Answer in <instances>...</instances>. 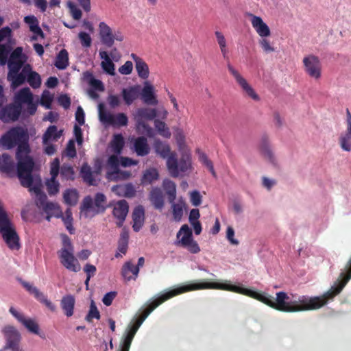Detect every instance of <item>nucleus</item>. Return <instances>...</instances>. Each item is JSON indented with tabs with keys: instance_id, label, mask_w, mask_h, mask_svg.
Instances as JSON below:
<instances>
[{
	"instance_id": "1",
	"label": "nucleus",
	"mask_w": 351,
	"mask_h": 351,
	"mask_svg": "<svg viewBox=\"0 0 351 351\" xmlns=\"http://www.w3.org/2000/svg\"><path fill=\"white\" fill-rule=\"evenodd\" d=\"M29 139L27 130L21 126L11 128L0 138V146L3 149H11L17 146L16 152L17 176L25 186L30 184L34 167V161L29 156L31 149Z\"/></svg>"
},
{
	"instance_id": "2",
	"label": "nucleus",
	"mask_w": 351,
	"mask_h": 351,
	"mask_svg": "<svg viewBox=\"0 0 351 351\" xmlns=\"http://www.w3.org/2000/svg\"><path fill=\"white\" fill-rule=\"evenodd\" d=\"M37 106L30 89L28 87L23 88L15 94L14 103L0 108V119L8 123L17 121L21 113L24 116L34 115Z\"/></svg>"
},
{
	"instance_id": "3",
	"label": "nucleus",
	"mask_w": 351,
	"mask_h": 351,
	"mask_svg": "<svg viewBox=\"0 0 351 351\" xmlns=\"http://www.w3.org/2000/svg\"><path fill=\"white\" fill-rule=\"evenodd\" d=\"M0 234L10 249L14 250L20 248L19 237L16 231L15 226L8 217L7 212L1 203Z\"/></svg>"
},
{
	"instance_id": "4",
	"label": "nucleus",
	"mask_w": 351,
	"mask_h": 351,
	"mask_svg": "<svg viewBox=\"0 0 351 351\" xmlns=\"http://www.w3.org/2000/svg\"><path fill=\"white\" fill-rule=\"evenodd\" d=\"M62 248L58 251L60 263L69 271L77 273L80 271L81 266L74 256V247L71 239L65 234H62Z\"/></svg>"
},
{
	"instance_id": "5",
	"label": "nucleus",
	"mask_w": 351,
	"mask_h": 351,
	"mask_svg": "<svg viewBox=\"0 0 351 351\" xmlns=\"http://www.w3.org/2000/svg\"><path fill=\"white\" fill-rule=\"evenodd\" d=\"M191 166V161L189 155H183L178 161L176 154H171L167 160L168 171L173 178L178 177L180 173H185Z\"/></svg>"
},
{
	"instance_id": "6",
	"label": "nucleus",
	"mask_w": 351,
	"mask_h": 351,
	"mask_svg": "<svg viewBox=\"0 0 351 351\" xmlns=\"http://www.w3.org/2000/svg\"><path fill=\"white\" fill-rule=\"evenodd\" d=\"M99 117L102 123L114 127L126 126L128 123V118L125 113L114 115L105 110L103 104H99Z\"/></svg>"
},
{
	"instance_id": "7",
	"label": "nucleus",
	"mask_w": 351,
	"mask_h": 351,
	"mask_svg": "<svg viewBox=\"0 0 351 351\" xmlns=\"http://www.w3.org/2000/svg\"><path fill=\"white\" fill-rule=\"evenodd\" d=\"M227 68L230 73L233 76L236 82L240 86L245 95L254 101H259L260 97L258 95L247 83V80L229 62L227 64Z\"/></svg>"
},
{
	"instance_id": "8",
	"label": "nucleus",
	"mask_w": 351,
	"mask_h": 351,
	"mask_svg": "<svg viewBox=\"0 0 351 351\" xmlns=\"http://www.w3.org/2000/svg\"><path fill=\"white\" fill-rule=\"evenodd\" d=\"M60 172V160L58 158L53 159L50 165L51 178L46 182L47 191L49 195H55L59 192L60 184L56 180Z\"/></svg>"
},
{
	"instance_id": "9",
	"label": "nucleus",
	"mask_w": 351,
	"mask_h": 351,
	"mask_svg": "<svg viewBox=\"0 0 351 351\" xmlns=\"http://www.w3.org/2000/svg\"><path fill=\"white\" fill-rule=\"evenodd\" d=\"M26 57L23 53V48L17 47L10 54L9 58L7 61L9 71L15 73L20 71L25 65Z\"/></svg>"
},
{
	"instance_id": "10",
	"label": "nucleus",
	"mask_w": 351,
	"mask_h": 351,
	"mask_svg": "<svg viewBox=\"0 0 351 351\" xmlns=\"http://www.w3.org/2000/svg\"><path fill=\"white\" fill-rule=\"evenodd\" d=\"M3 332L7 341L5 346V349H10L12 351H22L19 346L21 335L14 326H5L3 329Z\"/></svg>"
},
{
	"instance_id": "11",
	"label": "nucleus",
	"mask_w": 351,
	"mask_h": 351,
	"mask_svg": "<svg viewBox=\"0 0 351 351\" xmlns=\"http://www.w3.org/2000/svg\"><path fill=\"white\" fill-rule=\"evenodd\" d=\"M305 71L306 73L315 79H319L321 77V63L318 57L310 55L303 59Z\"/></svg>"
},
{
	"instance_id": "12",
	"label": "nucleus",
	"mask_w": 351,
	"mask_h": 351,
	"mask_svg": "<svg viewBox=\"0 0 351 351\" xmlns=\"http://www.w3.org/2000/svg\"><path fill=\"white\" fill-rule=\"evenodd\" d=\"M157 116V111L154 108H139L136 110L134 114V120L138 128H145L147 125L145 121H150L155 119Z\"/></svg>"
},
{
	"instance_id": "13",
	"label": "nucleus",
	"mask_w": 351,
	"mask_h": 351,
	"mask_svg": "<svg viewBox=\"0 0 351 351\" xmlns=\"http://www.w3.org/2000/svg\"><path fill=\"white\" fill-rule=\"evenodd\" d=\"M21 284L29 293L33 294L38 301L45 305V306L51 312H55L56 311V306L48 300L47 297L43 292L40 291L36 287H34L30 283L25 281H23Z\"/></svg>"
},
{
	"instance_id": "14",
	"label": "nucleus",
	"mask_w": 351,
	"mask_h": 351,
	"mask_svg": "<svg viewBox=\"0 0 351 351\" xmlns=\"http://www.w3.org/2000/svg\"><path fill=\"white\" fill-rule=\"evenodd\" d=\"M346 130L340 134L338 141L340 147L349 152H351V113L348 108L346 109Z\"/></svg>"
},
{
	"instance_id": "15",
	"label": "nucleus",
	"mask_w": 351,
	"mask_h": 351,
	"mask_svg": "<svg viewBox=\"0 0 351 351\" xmlns=\"http://www.w3.org/2000/svg\"><path fill=\"white\" fill-rule=\"evenodd\" d=\"M10 313L20 322L29 332L43 337L39 331V326L32 319H26L23 315L18 312L14 307L11 306L9 309Z\"/></svg>"
},
{
	"instance_id": "16",
	"label": "nucleus",
	"mask_w": 351,
	"mask_h": 351,
	"mask_svg": "<svg viewBox=\"0 0 351 351\" xmlns=\"http://www.w3.org/2000/svg\"><path fill=\"white\" fill-rule=\"evenodd\" d=\"M112 214L117 219V225L121 227L129 210V205L126 200L121 199L115 202L113 205Z\"/></svg>"
},
{
	"instance_id": "17",
	"label": "nucleus",
	"mask_w": 351,
	"mask_h": 351,
	"mask_svg": "<svg viewBox=\"0 0 351 351\" xmlns=\"http://www.w3.org/2000/svg\"><path fill=\"white\" fill-rule=\"evenodd\" d=\"M29 69V64H26L21 71H17L15 73L8 71V79L11 82V85L13 88H16L22 85L27 81V75Z\"/></svg>"
},
{
	"instance_id": "18",
	"label": "nucleus",
	"mask_w": 351,
	"mask_h": 351,
	"mask_svg": "<svg viewBox=\"0 0 351 351\" xmlns=\"http://www.w3.org/2000/svg\"><path fill=\"white\" fill-rule=\"evenodd\" d=\"M15 163L11 156L7 153L0 155V172L13 177L15 175Z\"/></svg>"
},
{
	"instance_id": "19",
	"label": "nucleus",
	"mask_w": 351,
	"mask_h": 351,
	"mask_svg": "<svg viewBox=\"0 0 351 351\" xmlns=\"http://www.w3.org/2000/svg\"><path fill=\"white\" fill-rule=\"evenodd\" d=\"M141 99L147 105H157L158 101L154 93V87L148 82L144 83V86L141 89Z\"/></svg>"
},
{
	"instance_id": "20",
	"label": "nucleus",
	"mask_w": 351,
	"mask_h": 351,
	"mask_svg": "<svg viewBox=\"0 0 351 351\" xmlns=\"http://www.w3.org/2000/svg\"><path fill=\"white\" fill-rule=\"evenodd\" d=\"M247 15L251 18L252 27L261 37H267L270 35L271 32L268 25L263 22L260 16L251 13H247Z\"/></svg>"
},
{
	"instance_id": "21",
	"label": "nucleus",
	"mask_w": 351,
	"mask_h": 351,
	"mask_svg": "<svg viewBox=\"0 0 351 351\" xmlns=\"http://www.w3.org/2000/svg\"><path fill=\"white\" fill-rule=\"evenodd\" d=\"M141 93V86L134 85L126 88H123L121 95L125 104L130 106L136 99H137Z\"/></svg>"
},
{
	"instance_id": "22",
	"label": "nucleus",
	"mask_w": 351,
	"mask_h": 351,
	"mask_svg": "<svg viewBox=\"0 0 351 351\" xmlns=\"http://www.w3.org/2000/svg\"><path fill=\"white\" fill-rule=\"evenodd\" d=\"M99 29L102 44L108 47H111L114 44L112 29L106 23L101 22L99 25Z\"/></svg>"
},
{
	"instance_id": "23",
	"label": "nucleus",
	"mask_w": 351,
	"mask_h": 351,
	"mask_svg": "<svg viewBox=\"0 0 351 351\" xmlns=\"http://www.w3.org/2000/svg\"><path fill=\"white\" fill-rule=\"evenodd\" d=\"M130 56L135 63V69L138 77L143 80H147L149 75L148 64L135 53H131Z\"/></svg>"
},
{
	"instance_id": "24",
	"label": "nucleus",
	"mask_w": 351,
	"mask_h": 351,
	"mask_svg": "<svg viewBox=\"0 0 351 351\" xmlns=\"http://www.w3.org/2000/svg\"><path fill=\"white\" fill-rule=\"evenodd\" d=\"M133 146L134 152L138 156H147L150 152L147 139L145 136H139L135 138Z\"/></svg>"
},
{
	"instance_id": "25",
	"label": "nucleus",
	"mask_w": 351,
	"mask_h": 351,
	"mask_svg": "<svg viewBox=\"0 0 351 351\" xmlns=\"http://www.w3.org/2000/svg\"><path fill=\"white\" fill-rule=\"evenodd\" d=\"M75 304V297L71 294L63 296L60 300L61 308L64 315L68 317L73 315Z\"/></svg>"
},
{
	"instance_id": "26",
	"label": "nucleus",
	"mask_w": 351,
	"mask_h": 351,
	"mask_svg": "<svg viewBox=\"0 0 351 351\" xmlns=\"http://www.w3.org/2000/svg\"><path fill=\"white\" fill-rule=\"evenodd\" d=\"M111 191L119 197H132L136 193L132 184L114 185L112 187Z\"/></svg>"
},
{
	"instance_id": "27",
	"label": "nucleus",
	"mask_w": 351,
	"mask_h": 351,
	"mask_svg": "<svg viewBox=\"0 0 351 351\" xmlns=\"http://www.w3.org/2000/svg\"><path fill=\"white\" fill-rule=\"evenodd\" d=\"M145 219V210L142 206H136L132 213L133 230L138 232L142 228Z\"/></svg>"
},
{
	"instance_id": "28",
	"label": "nucleus",
	"mask_w": 351,
	"mask_h": 351,
	"mask_svg": "<svg viewBox=\"0 0 351 351\" xmlns=\"http://www.w3.org/2000/svg\"><path fill=\"white\" fill-rule=\"evenodd\" d=\"M138 274V267H134L130 261L126 262L122 267L121 276L125 281L136 280Z\"/></svg>"
},
{
	"instance_id": "29",
	"label": "nucleus",
	"mask_w": 351,
	"mask_h": 351,
	"mask_svg": "<svg viewBox=\"0 0 351 351\" xmlns=\"http://www.w3.org/2000/svg\"><path fill=\"white\" fill-rule=\"evenodd\" d=\"M99 57L104 60L101 63V66L104 71L110 75L114 76L115 75V66L108 53L104 51H100Z\"/></svg>"
},
{
	"instance_id": "30",
	"label": "nucleus",
	"mask_w": 351,
	"mask_h": 351,
	"mask_svg": "<svg viewBox=\"0 0 351 351\" xmlns=\"http://www.w3.org/2000/svg\"><path fill=\"white\" fill-rule=\"evenodd\" d=\"M62 131L58 130L56 125H50L43 136V143L47 145L51 141H57L62 136Z\"/></svg>"
},
{
	"instance_id": "31",
	"label": "nucleus",
	"mask_w": 351,
	"mask_h": 351,
	"mask_svg": "<svg viewBox=\"0 0 351 351\" xmlns=\"http://www.w3.org/2000/svg\"><path fill=\"white\" fill-rule=\"evenodd\" d=\"M149 199L156 209L162 210L164 207V196L159 188H154L149 194Z\"/></svg>"
},
{
	"instance_id": "32",
	"label": "nucleus",
	"mask_w": 351,
	"mask_h": 351,
	"mask_svg": "<svg viewBox=\"0 0 351 351\" xmlns=\"http://www.w3.org/2000/svg\"><path fill=\"white\" fill-rule=\"evenodd\" d=\"M182 234V238L175 243L176 245H179V244H185L187 241L193 239L192 230L186 224L182 226L180 230L177 233V239H178Z\"/></svg>"
},
{
	"instance_id": "33",
	"label": "nucleus",
	"mask_w": 351,
	"mask_h": 351,
	"mask_svg": "<svg viewBox=\"0 0 351 351\" xmlns=\"http://www.w3.org/2000/svg\"><path fill=\"white\" fill-rule=\"evenodd\" d=\"M27 82L34 89L39 88L41 85L40 75L37 72L32 71V66L29 64L27 75Z\"/></svg>"
},
{
	"instance_id": "34",
	"label": "nucleus",
	"mask_w": 351,
	"mask_h": 351,
	"mask_svg": "<svg viewBox=\"0 0 351 351\" xmlns=\"http://www.w3.org/2000/svg\"><path fill=\"white\" fill-rule=\"evenodd\" d=\"M162 186L168 196L169 203H173L176 198V185L170 180H165Z\"/></svg>"
},
{
	"instance_id": "35",
	"label": "nucleus",
	"mask_w": 351,
	"mask_h": 351,
	"mask_svg": "<svg viewBox=\"0 0 351 351\" xmlns=\"http://www.w3.org/2000/svg\"><path fill=\"white\" fill-rule=\"evenodd\" d=\"M69 65V53L64 49L60 50L58 53L56 62L55 66L60 70L65 69Z\"/></svg>"
},
{
	"instance_id": "36",
	"label": "nucleus",
	"mask_w": 351,
	"mask_h": 351,
	"mask_svg": "<svg viewBox=\"0 0 351 351\" xmlns=\"http://www.w3.org/2000/svg\"><path fill=\"white\" fill-rule=\"evenodd\" d=\"M215 35L217 44L219 45L221 53L223 58L228 59L229 51H228V49L227 47V42H226V39L225 36L219 31H216L215 32Z\"/></svg>"
},
{
	"instance_id": "37",
	"label": "nucleus",
	"mask_w": 351,
	"mask_h": 351,
	"mask_svg": "<svg viewBox=\"0 0 351 351\" xmlns=\"http://www.w3.org/2000/svg\"><path fill=\"white\" fill-rule=\"evenodd\" d=\"M24 21L28 24L30 31L40 36H43V32L39 27L38 21L34 15L27 16L24 18Z\"/></svg>"
},
{
	"instance_id": "38",
	"label": "nucleus",
	"mask_w": 351,
	"mask_h": 351,
	"mask_svg": "<svg viewBox=\"0 0 351 351\" xmlns=\"http://www.w3.org/2000/svg\"><path fill=\"white\" fill-rule=\"evenodd\" d=\"M78 193L76 189H66L63 193L64 202L69 206H75L78 201Z\"/></svg>"
},
{
	"instance_id": "39",
	"label": "nucleus",
	"mask_w": 351,
	"mask_h": 351,
	"mask_svg": "<svg viewBox=\"0 0 351 351\" xmlns=\"http://www.w3.org/2000/svg\"><path fill=\"white\" fill-rule=\"evenodd\" d=\"M124 146V139L121 134H115L110 142V147L113 152L117 154H121Z\"/></svg>"
},
{
	"instance_id": "40",
	"label": "nucleus",
	"mask_w": 351,
	"mask_h": 351,
	"mask_svg": "<svg viewBox=\"0 0 351 351\" xmlns=\"http://www.w3.org/2000/svg\"><path fill=\"white\" fill-rule=\"evenodd\" d=\"M261 151L263 155L270 162H274V156L269 147V139L267 136H263L261 139Z\"/></svg>"
},
{
	"instance_id": "41",
	"label": "nucleus",
	"mask_w": 351,
	"mask_h": 351,
	"mask_svg": "<svg viewBox=\"0 0 351 351\" xmlns=\"http://www.w3.org/2000/svg\"><path fill=\"white\" fill-rule=\"evenodd\" d=\"M130 176L131 173L130 171H121L119 169H117L116 171H112V172H107V178L111 180H124L129 178Z\"/></svg>"
},
{
	"instance_id": "42",
	"label": "nucleus",
	"mask_w": 351,
	"mask_h": 351,
	"mask_svg": "<svg viewBox=\"0 0 351 351\" xmlns=\"http://www.w3.org/2000/svg\"><path fill=\"white\" fill-rule=\"evenodd\" d=\"M60 176L62 180H73L75 178V172L73 167L68 164H63L60 167Z\"/></svg>"
},
{
	"instance_id": "43",
	"label": "nucleus",
	"mask_w": 351,
	"mask_h": 351,
	"mask_svg": "<svg viewBox=\"0 0 351 351\" xmlns=\"http://www.w3.org/2000/svg\"><path fill=\"white\" fill-rule=\"evenodd\" d=\"M82 178L85 182L90 186L97 185V182L94 178L93 172L88 166H83L81 169Z\"/></svg>"
},
{
	"instance_id": "44",
	"label": "nucleus",
	"mask_w": 351,
	"mask_h": 351,
	"mask_svg": "<svg viewBox=\"0 0 351 351\" xmlns=\"http://www.w3.org/2000/svg\"><path fill=\"white\" fill-rule=\"evenodd\" d=\"M60 218H62L64 226L69 233L71 234H74L75 229L73 226V217L71 208H67L65 210L64 215L62 213V217H60Z\"/></svg>"
},
{
	"instance_id": "45",
	"label": "nucleus",
	"mask_w": 351,
	"mask_h": 351,
	"mask_svg": "<svg viewBox=\"0 0 351 351\" xmlns=\"http://www.w3.org/2000/svg\"><path fill=\"white\" fill-rule=\"evenodd\" d=\"M155 149L157 154H158L162 158H168L171 154H176L175 152H171L170 147L165 143L162 142H157L155 145Z\"/></svg>"
},
{
	"instance_id": "46",
	"label": "nucleus",
	"mask_w": 351,
	"mask_h": 351,
	"mask_svg": "<svg viewBox=\"0 0 351 351\" xmlns=\"http://www.w3.org/2000/svg\"><path fill=\"white\" fill-rule=\"evenodd\" d=\"M171 204L172 214L176 221H180L183 216V208L184 203L180 201L178 203L173 202Z\"/></svg>"
},
{
	"instance_id": "47",
	"label": "nucleus",
	"mask_w": 351,
	"mask_h": 351,
	"mask_svg": "<svg viewBox=\"0 0 351 351\" xmlns=\"http://www.w3.org/2000/svg\"><path fill=\"white\" fill-rule=\"evenodd\" d=\"M158 178V173L156 169H149L145 171L142 178L143 184H151Z\"/></svg>"
},
{
	"instance_id": "48",
	"label": "nucleus",
	"mask_w": 351,
	"mask_h": 351,
	"mask_svg": "<svg viewBox=\"0 0 351 351\" xmlns=\"http://www.w3.org/2000/svg\"><path fill=\"white\" fill-rule=\"evenodd\" d=\"M154 126L161 136L165 138L171 136V132L164 121L156 119L154 121Z\"/></svg>"
},
{
	"instance_id": "49",
	"label": "nucleus",
	"mask_w": 351,
	"mask_h": 351,
	"mask_svg": "<svg viewBox=\"0 0 351 351\" xmlns=\"http://www.w3.org/2000/svg\"><path fill=\"white\" fill-rule=\"evenodd\" d=\"M12 50L9 45H0V64L5 65L8 60V56Z\"/></svg>"
},
{
	"instance_id": "50",
	"label": "nucleus",
	"mask_w": 351,
	"mask_h": 351,
	"mask_svg": "<svg viewBox=\"0 0 351 351\" xmlns=\"http://www.w3.org/2000/svg\"><path fill=\"white\" fill-rule=\"evenodd\" d=\"M180 246L186 248L191 254H197L200 252V247L193 238L186 242L185 244H179Z\"/></svg>"
},
{
	"instance_id": "51",
	"label": "nucleus",
	"mask_w": 351,
	"mask_h": 351,
	"mask_svg": "<svg viewBox=\"0 0 351 351\" xmlns=\"http://www.w3.org/2000/svg\"><path fill=\"white\" fill-rule=\"evenodd\" d=\"M42 209L45 213H56L58 216L62 217L60 207L56 203L48 202Z\"/></svg>"
},
{
	"instance_id": "52",
	"label": "nucleus",
	"mask_w": 351,
	"mask_h": 351,
	"mask_svg": "<svg viewBox=\"0 0 351 351\" xmlns=\"http://www.w3.org/2000/svg\"><path fill=\"white\" fill-rule=\"evenodd\" d=\"M93 318L99 319H100V313H99V311H98L97 306H95L94 302L92 301L90 306V310L88 311V313L86 316L85 319L87 322H91L92 319Z\"/></svg>"
},
{
	"instance_id": "53",
	"label": "nucleus",
	"mask_w": 351,
	"mask_h": 351,
	"mask_svg": "<svg viewBox=\"0 0 351 351\" xmlns=\"http://www.w3.org/2000/svg\"><path fill=\"white\" fill-rule=\"evenodd\" d=\"M53 101V96L47 90L43 91L41 99L40 104L45 106L47 109H50L51 107V103Z\"/></svg>"
},
{
	"instance_id": "54",
	"label": "nucleus",
	"mask_w": 351,
	"mask_h": 351,
	"mask_svg": "<svg viewBox=\"0 0 351 351\" xmlns=\"http://www.w3.org/2000/svg\"><path fill=\"white\" fill-rule=\"evenodd\" d=\"M106 200V196L101 193H98L95 195L94 199V204L98 208V211H104L105 208L104 204Z\"/></svg>"
},
{
	"instance_id": "55",
	"label": "nucleus",
	"mask_w": 351,
	"mask_h": 351,
	"mask_svg": "<svg viewBox=\"0 0 351 351\" xmlns=\"http://www.w3.org/2000/svg\"><path fill=\"white\" fill-rule=\"evenodd\" d=\"M86 74H87V75L90 77V79L89 80V84L93 88H94L95 90H97L99 91L104 90V86L101 80L94 78L93 77L92 74L90 73H86Z\"/></svg>"
},
{
	"instance_id": "56",
	"label": "nucleus",
	"mask_w": 351,
	"mask_h": 351,
	"mask_svg": "<svg viewBox=\"0 0 351 351\" xmlns=\"http://www.w3.org/2000/svg\"><path fill=\"white\" fill-rule=\"evenodd\" d=\"M78 37L80 38V43L84 47H90L91 45V38L90 36L84 32H81L79 33Z\"/></svg>"
},
{
	"instance_id": "57",
	"label": "nucleus",
	"mask_w": 351,
	"mask_h": 351,
	"mask_svg": "<svg viewBox=\"0 0 351 351\" xmlns=\"http://www.w3.org/2000/svg\"><path fill=\"white\" fill-rule=\"evenodd\" d=\"M199 159L208 168L213 176L215 177L216 173L215 171L213 162L208 158L206 154L201 153L199 155Z\"/></svg>"
},
{
	"instance_id": "58",
	"label": "nucleus",
	"mask_w": 351,
	"mask_h": 351,
	"mask_svg": "<svg viewBox=\"0 0 351 351\" xmlns=\"http://www.w3.org/2000/svg\"><path fill=\"white\" fill-rule=\"evenodd\" d=\"M190 200L194 206H198L201 204L202 196L197 191H193L190 194Z\"/></svg>"
},
{
	"instance_id": "59",
	"label": "nucleus",
	"mask_w": 351,
	"mask_h": 351,
	"mask_svg": "<svg viewBox=\"0 0 351 351\" xmlns=\"http://www.w3.org/2000/svg\"><path fill=\"white\" fill-rule=\"evenodd\" d=\"M121 163V160H119L118 156L117 155L110 156L107 161V165L110 167L113 171L117 170L119 169V164Z\"/></svg>"
},
{
	"instance_id": "60",
	"label": "nucleus",
	"mask_w": 351,
	"mask_h": 351,
	"mask_svg": "<svg viewBox=\"0 0 351 351\" xmlns=\"http://www.w3.org/2000/svg\"><path fill=\"white\" fill-rule=\"evenodd\" d=\"M133 70V64L131 61H126L123 65L119 68V72L122 75H130Z\"/></svg>"
},
{
	"instance_id": "61",
	"label": "nucleus",
	"mask_w": 351,
	"mask_h": 351,
	"mask_svg": "<svg viewBox=\"0 0 351 351\" xmlns=\"http://www.w3.org/2000/svg\"><path fill=\"white\" fill-rule=\"evenodd\" d=\"M117 294L116 291H110L106 293L102 299L103 303L107 306H110Z\"/></svg>"
},
{
	"instance_id": "62",
	"label": "nucleus",
	"mask_w": 351,
	"mask_h": 351,
	"mask_svg": "<svg viewBox=\"0 0 351 351\" xmlns=\"http://www.w3.org/2000/svg\"><path fill=\"white\" fill-rule=\"evenodd\" d=\"M84 271L86 274V277H88V280H90L95 276L97 269L95 265L87 263L84 267Z\"/></svg>"
},
{
	"instance_id": "63",
	"label": "nucleus",
	"mask_w": 351,
	"mask_h": 351,
	"mask_svg": "<svg viewBox=\"0 0 351 351\" xmlns=\"http://www.w3.org/2000/svg\"><path fill=\"white\" fill-rule=\"evenodd\" d=\"M58 103L64 109H68L71 106V99L67 95H61L58 97Z\"/></svg>"
},
{
	"instance_id": "64",
	"label": "nucleus",
	"mask_w": 351,
	"mask_h": 351,
	"mask_svg": "<svg viewBox=\"0 0 351 351\" xmlns=\"http://www.w3.org/2000/svg\"><path fill=\"white\" fill-rule=\"evenodd\" d=\"M134 337H125L119 351H129Z\"/></svg>"
}]
</instances>
